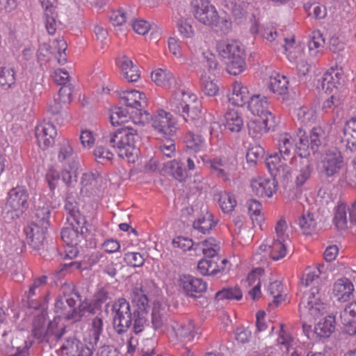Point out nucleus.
Returning a JSON list of instances; mask_svg holds the SVG:
<instances>
[{"mask_svg":"<svg viewBox=\"0 0 356 356\" xmlns=\"http://www.w3.org/2000/svg\"><path fill=\"white\" fill-rule=\"evenodd\" d=\"M80 296L75 291L74 286L69 283H64L60 289V295L55 302L56 313L63 318L72 322L80 321L83 317L95 312L92 305L83 301L77 307L75 305Z\"/></svg>","mask_w":356,"mask_h":356,"instance_id":"obj_1","label":"nucleus"},{"mask_svg":"<svg viewBox=\"0 0 356 356\" xmlns=\"http://www.w3.org/2000/svg\"><path fill=\"white\" fill-rule=\"evenodd\" d=\"M266 165L273 177V179L255 176L250 182V186L257 196L271 197L277 188V179H286L290 174V168L282 162L277 154L270 155L266 159Z\"/></svg>","mask_w":356,"mask_h":356,"instance_id":"obj_2","label":"nucleus"},{"mask_svg":"<svg viewBox=\"0 0 356 356\" xmlns=\"http://www.w3.org/2000/svg\"><path fill=\"white\" fill-rule=\"evenodd\" d=\"M137 136L136 130L127 126L111 133L105 139L111 146L117 149L120 157L129 163H134L138 157Z\"/></svg>","mask_w":356,"mask_h":356,"instance_id":"obj_3","label":"nucleus"},{"mask_svg":"<svg viewBox=\"0 0 356 356\" xmlns=\"http://www.w3.org/2000/svg\"><path fill=\"white\" fill-rule=\"evenodd\" d=\"M191 4L193 15L200 23L211 27L220 34H227L229 31L231 22L220 17L216 8L208 0H193Z\"/></svg>","mask_w":356,"mask_h":356,"instance_id":"obj_4","label":"nucleus"},{"mask_svg":"<svg viewBox=\"0 0 356 356\" xmlns=\"http://www.w3.org/2000/svg\"><path fill=\"white\" fill-rule=\"evenodd\" d=\"M36 221L24 228L27 243L35 250H40L44 245L45 234L49 225L51 209L49 204L36 206Z\"/></svg>","mask_w":356,"mask_h":356,"instance_id":"obj_5","label":"nucleus"},{"mask_svg":"<svg viewBox=\"0 0 356 356\" xmlns=\"http://www.w3.org/2000/svg\"><path fill=\"white\" fill-rule=\"evenodd\" d=\"M219 55L225 60L227 72L237 75L245 69V53L241 44L236 40H222L216 44Z\"/></svg>","mask_w":356,"mask_h":356,"instance_id":"obj_6","label":"nucleus"},{"mask_svg":"<svg viewBox=\"0 0 356 356\" xmlns=\"http://www.w3.org/2000/svg\"><path fill=\"white\" fill-rule=\"evenodd\" d=\"M298 136L299 143L296 145L299 153L298 156L292 158L291 162L296 165L295 183L296 186H301L310 179L313 168L308 158L309 150L307 137L301 129L299 130Z\"/></svg>","mask_w":356,"mask_h":356,"instance_id":"obj_7","label":"nucleus"},{"mask_svg":"<svg viewBox=\"0 0 356 356\" xmlns=\"http://www.w3.org/2000/svg\"><path fill=\"white\" fill-rule=\"evenodd\" d=\"M324 294L319 286H312L305 292L299 304V312L302 316L317 318L326 312L323 302Z\"/></svg>","mask_w":356,"mask_h":356,"instance_id":"obj_8","label":"nucleus"},{"mask_svg":"<svg viewBox=\"0 0 356 356\" xmlns=\"http://www.w3.org/2000/svg\"><path fill=\"white\" fill-rule=\"evenodd\" d=\"M111 312L115 330L119 334L127 332L134 319L129 302L124 298H119L113 303Z\"/></svg>","mask_w":356,"mask_h":356,"instance_id":"obj_9","label":"nucleus"},{"mask_svg":"<svg viewBox=\"0 0 356 356\" xmlns=\"http://www.w3.org/2000/svg\"><path fill=\"white\" fill-rule=\"evenodd\" d=\"M152 127L161 137L174 136L177 131V120L163 109H158L152 116Z\"/></svg>","mask_w":356,"mask_h":356,"instance_id":"obj_10","label":"nucleus"},{"mask_svg":"<svg viewBox=\"0 0 356 356\" xmlns=\"http://www.w3.org/2000/svg\"><path fill=\"white\" fill-rule=\"evenodd\" d=\"M94 346L92 343L81 342L74 337H71L61 341L60 348L57 350L59 356H92Z\"/></svg>","mask_w":356,"mask_h":356,"instance_id":"obj_11","label":"nucleus"},{"mask_svg":"<svg viewBox=\"0 0 356 356\" xmlns=\"http://www.w3.org/2000/svg\"><path fill=\"white\" fill-rule=\"evenodd\" d=\"M207 163L218 177L224 180H229L237 168V160L234 154L214 158Z\"/></svg>","mask_w":356,"mask_h":356,"instance_id":"obj_12","label":"nucleus"},{"mask_svg":"<svg viewBox=\"0 0 356 356\" xmlns=\"http://www.w3.org/2000/svg\"><path fill=\"white\" fill-rule=\"evenodd\" d=\"M343 164V158L337 149H328L321 157V172L326 177H332L341 170Z\"/></svg>","mask_w":356,"mask_h":356,"instance_id":"obj_13","label":"nucleus"},{"mask_svg":"<svg viewBox=\"0 0 356 356\" xmlns=\"http://www.w3.org/2000/svg\"><path fill=\"white\" fill-rule=\"evenodd\" d=\"M57 130L55 125L49 122H42L35 128V136L38 146L43 150L48 149L55 143Z\"/></svg>","mask_w":356,"mask_h":356,"instance_id":"obj_14","label":"nucleus"},{"mask_svg":"<svg viewBox=\"0 0 356 356\" xmlns=\"http://www.w3.org/2000/svg\"><path fill=\"white\" fill-rule=\"evenodd\" d=\"M28 199L26 188L24 186H16L8 192L6 207L19 213H23L29 207Z\"/></svg>","mask_w":356,"mask_h":356,"instance_id":"obj_15","label":"nucleus"},{"mask_svg":"<svg viewBox=\"0 0 356 356\" xmlns=\"http://www.w3.org/2000/svg\"><path fill=\"white\" fill-rule=\"evenodd\" d=\"M248 104L250 112L258 118L265 119L266 122L275 119V116L269 109L268 102L265 96L252 95Z\"/></svg>","mask_w":356,"mask_h":356,"instance_id":"obj_16","label":"nucleus"},{"mask_svg":"<svg viewBox=\"0 0 356 356\" xmlns=\"http://www.w3.org/2000/svg\"><path fill=\"white\" fill-rule=\"evenodd\" d=\"M300 129L302 130V129H299L298 130ZM298 135V132H297L295 138H293L290 134L287 133L282 134L280 136L278 140L279 154H277V155L279 156L280 160L286 165L287 164L286 161L290 159L291 151H296L297 156H298L299 149L296 145L297 143H299ZM275 154H277V153Z\"/></svg>","mask_w":356,"mask_h":356,"instance_id":"obj_17","label":"nucleus"},{"mask_svg":"<svg viewBox=\"0 0 356 356\" xmlns=\"http://www.w3.org/2000/svg\"><path fill=\"white\" fill-rule=\"evenodd\" d=\"M151 79L159 87L178 89L184 86L182 81L176 80L173 74L166 69L158 68L153 71Z\"/></svg>","mask_w":356,"mask_h":356,"instance_id":"obj_18","label":"nucleus"},{"mask_svg":"<svg viewBox=\"0 0 356 356\" xmlns=\"http://www.w3.org/2000/svg\"><path fill=\"white\" fill-rule=\"evenodd\" d=\"M339 319L345 332L350 335L356 334V301L345 307L340 312Z\"/></svg>","mask_w":356,"mask_h":356,"instance_id":"obj_19","label":"nucleus"},{"mask_svg":"<svg viewBox=\"0 0 356 356\" xmlns=\"http://www.w3.org/2000/svg\"><path fill=\"white\" fill-rule=\"evenodd\" d=\"M117 95L123 104L131 108H143L147 105L146 95L140 90H117Z\"/></svg>","mask_w":356,"mask_h":356,"instance_id":"obj_20","label":"nucleus"},{"mask_svg":"<svg viewBox=\"0 0 356 356\" xmlns=\"http://www.w3.org/2000/svg\"><path fill=\"white\" fill-rule=\"evenodd\" d=\"M342 70L331 67L318 80L316 89H337L342 86Z\"/></svg>","mask_w":356,"mask_h":356,"instance_id":"obj_21","label":"nucleus"},{"mask_svg":"<svg viewBox=\"0 0 356 356\" xmlns=\"http://www.w3.org/2000/svg\"><path fill=\"white\" fill-rule=\"evenodd\" d=\"M179 286L188 296L200 293L206 291L207 283L200 278L189 275H183L179 280Z\"/></svg>","mask_w":356,"mask_h":356,"instance_id":"obj_22","label":"nucleus"},{"mask_svg":"<svg viewBox=\"0 0 356 356\" xmlns=\"http://www.w3.org/2000/svg\"><path fill=\"white\" fill-rule=\"evenodd\" d=\"M197 99V95L192 90H176L170 100V109L176 113H180L182 105L186 104L189 107Z\"/></svg>","mask_w":356,"mask_h":356,"instance_id":"obj_23","label":"nucleus"},{"mask_svg":"<svg viewBox=\"0 0 356 356\" xmlns=\"http://www.w3.org/2000/svg\"><path fill=\"white\" fill-rule=\"evenodd\" d=\"M277 344L280 348L286 353L293 350L291 356H305L302 355L301 349L296 347L297 340L293 337L283 326H281L277 338Z\"/></svg>","mask_w":356,"mask_h":356,"instance_id":"obj_24","label":"nucleus"},{"mask_svg":"<svg viewBox=\"0 0 356 356\" xmlns=\"http://www.w3.org/2000/svg\"><path fill=\"white\" fill-rule=\"evenodd\" d=\"M354 290V285L350 280L341 278L334 282L332 293L338 301L346 302L350 299Z\"/></svg>","mask_w":356,"mask_h":356,"instance_id":"obj_25","label":"nucleus"},{"mask_svg":"<svg viewBox=\"0 0 356 356\" xmlns=\"http://www.w3.org/2000/svg\"><path fill=\"white\" fill-rule=\"evenodd\" d=\"M324 268L323 265H318V266L307 267L301 279V283L305 286H319L321 288L323 280L325 279L323 277L322 269Z\"/></svg>","mask_w":356,"mask_h":356,"instance_id":"obj_26","label":"nucleus"},{"mask_svg":"<svg viewBox=\"0 0 356 356\" xmlns=\"http://www.w3.org/2000/svg\"><path fill=\"white\" fill-rule=\"evenodd\" d=\"M116 63L127 81L136 82L139 79L140 74L137 66L127 56L118 58Z\"/></svg>","mask_w":356,"mask_h":356,"instance_id":"obj_27","label":"nucleus"},{"mask_svg":"<svg viewBox=\"0 0 356 356\" xmlns=\"http://www.w3.org/2000/svg\"><path fill=\"white\" fill-rule=\"evenodd\" d=\"M102 177L98 173L88 172L83 174L81 181V193L83 195L90 196L98 189V183Z\"/></svg>","mask_w":356,"mask_h":356,"instance_id":"obj_28","label":"nucleus"},{"mask_svg":"<svg viewBox=\"0 0 356 356\" xmlns=\"http://www.w3.org/2000/svg\"><path fill=\"white\" fill-rule=\"evenodd\" d=\"M224 126L232 132H239L243 127L241 115L235 108L228 109L224 115Z\"/></svg>","mask_w":356,"mask_h":356,"instance_id":"obj_29","label":"nucleus"},{"mask_svg":"<svg viewBox=\"0 0 356 356\" xmlns=\"http://www.w3.org/2000/svg\"><path fill=\"white\" fill-rule=\"evenodd\" d=\"M275 124V119H272V120L266 122L265 119L258 118L248 122L249 134L253 138H259L263 134L266 133L270 129L273 127Z\"/></svg>","mask_w":356,"mask_h":356,"instance_id":"obj_30","label":"nucleus"},{"mask_svg":"<svg viewBox=\"0 0 356 356\" xmlns=\"http://www.w3.org/2000/svg\"><path fill=\"white\" fill-rule=\"evenodd\" d=\"M65 209L67 214V220H73L81 227V232H83V228L86 223V218L82 215L78 208L77 203L72 199L67 198L65 201Z\"/></svg>","mask_w":356,"mask_h":356,"instance_id":"obj_31","label":"nucleus"},{"mask_svg":"<svg viewBox=\"0 0 356 356\" xmlns=\"http://www.w3.org/2000/svg\"><path fill=\"white\" fill-rule=\"evenodd\" d=\"M325 40L319 31L312 32L308 42L309 54L311 58H317L323 54Z\"/></svg>","mask_w":356,"mask_h":356,"instance_id":"obj_32","label":"nucleus"},{"mask_svg":"<svg viewBox=\"0 0 356 356\" xmlns=\"http://www.w3.org/2000/svg\"><path fill=\"white\" fill-rule=\"evenodd\" d=\"M302 131L305 132L304 130ZM328 134V131H326L322 127H314L310 132L309 140H308L309 147H310L314 152L318 151L319 147L325 143ZM305 136L307 137V140H309L307 134Z\"/></svg>","mask_w":356,"mask_h":356,"instance_id":"obj_33","label":"nucleus"},{"mask_svg":"<svg viewBox=\"0 0 356 356\" xmlns=\"http://www.w3.org/2000/svg\"><path fill=\"white\" fill-rule=\"evenodd\" d=\"M216 225L217 220L213 218V214L207 211L193 222V227L195 230L205 234L209 233Z\"/></svg>","mask_w":356,"mask_h":356,"instance_id":"obj_34","label":"nucleus"},{"mask_svg":"<svg viewBox=\"0 0 356 356\" xmlns=\"http://www.w3.org/2000/svg\"><path fill=\"white\" fill-rule=\"evenodd\" d=\"M8 317L2 309H0V330L2 333L0 338V350L7 351L10 348H13V336L11 330H7Z\"/></svg>","mask_w":356,"mask_h":356,"instance_id":"obj_35","label":"nucleus"},{"mask_svg":"<svg viewBox=\"0 0 356 356\" xmlns=\"http://www.w3.org/2000/svg\"><path fill=\"white\" fill-rule=\"evenodd\" d=\"M72 101V90H58L54 95V103L49 107V111L53 114H58L63 106Z\"/></svg>","mask_w":356,"mask_h":356,"instance_id":"obj_36","label":"nucleus"},{"mask_svg":"<svg viewBox=\"0 0 356 356\" xmlns=\"http://www.w3.org/2000/svg\"><path fill=\"white\" fill-rule=\"evenodd\" d=\"M218 261H219L218 257H205L198 262L197 270L203 275H216L225 268H219Z\"/></svg>","mask_w":356,"mask_h":356,"instance_id":"obj_37","label":"nucleus"},{"mask_svg":"<svg viewBox=\"0 0 356 356\" xmlns=\"http://www.w3.org/2000/svg\"><path fill=\"white\" fill-rule=\"evenodd\" d=\"M249 216L254 225L259 226L261 229L262 222L264 221V216L261 212L262 205L260 202L256 200H249L246 202Z\"/></svg>","mask_w":356,"mask_h":356,"instance_id":"obj_38","label":"nucleus"},{"mask_svg":"<svg viewBox=\"0 0 356 356\" xmlns=\"http://www.w3.org/2000/svg\"><path fill=\"white\" fill-rule=\"evenodd\" d=\"M335 318L327 316L320 321L314 327V333L319 337H328L334 331Z\"/></svg>","mask_w":356,"mask_h":356,"instance_id":"obj_39","label":"nucleus"},{"mask_svg":"<svg viewBox=\"0 0 356 356\" xmlns=\"http://www.w3.org/2000/svg\"><path fill=\"white\" fill-rule=\"evenodd\" d=\"M343 140L351 151L356 149V116L346 122L343 129Z\"/></svg>","mask_w":356,"mask_h":356,"instance_id":"obj_40","label":"nucleus"},{"mask_svg":"<svg viewBox=\"0 0 356 356\" xmlns=\"http://www.w3.org/2000/svg\"><path fill=\"white\" fill-rule=\"evenodd\" d=\"M268 89H288L295 87L290 83L289 78L284 74L274 72L266 81Z\"/></svg>","mask_w":356,"mask_h":356,"instance_id":"obj_41","label":"nucleus"},{"mask_svg":"<svg viewBox=\"0 0 356 356\" xmlns=\"http://www.w3.org/2000/svg\"><path fill=\"white\" fill-rule=\"evenodd\" d=\"M172 328L177 337L187 341L193 340L196 334L195 325L192 321H189L184 325H179L177 323H175L172 325Z\"/></svg>","mask_w":356,"mask_h":356,"instance_id":"obj_42","label":"nucleus"},{"mask_svg":"<svg viewBox=\"0 0 356 356\" xmlns=\"http://www.w3.org/2000/svg\"><path fill=\"white\" fill-rule=\"evenodd\" d=\"M288 242L280 239L274 240L272 244L268 246L270 258L275 261L284 258L287 253Z\"/></svg>","mask_w":356,"mask_h":356,"instance_id":"obj_43","label":"nucleus"},{"mask_svg":"<svg viewBox=\"0 0 356 356\" xmlns=\"http://www.w3.org/2000/svg\"><path fill=\"white\" fill-rule=\"evenodd\" d=\"M79 228L65 227L61 231V238L67 246H76L82 238V234L79 232Z\"/></svg>","mask_w":356,"mask_h":356,"instance_id":"obj_44","label":"nucleus"},{"mask_svg":"<svg viewBox=\"0 0 356 356\" xmlns=\"http://www.w3.org/2000/svg\"><path fill=\"white\" fill-rule=\"evenodd\" d=\"M165 170L179 181L184 180L186 176V170L183 168V163L176 159L168 161L164 164Z\"/></svg>","mask_w":356,"mask_h":356,"instance_id":"obj_45","label":"nucleus"},{"mask_svg":"<svg viewBox=\"0 0 356 356\" xmlns=\"http://www.w3.org/2000/svg\"><path fill=\"white\" fill-rule=\"evenodd\" d=\"M298 225L304 234H312L315 232L316 227L314 214L311 213L302 214L298 219Z\"/></svg>","mask_w":356,"mask_h":356,"instance_id":"obj_46","label":"nucleus"},{"mask_svg":"<svg viewBox=\"0 0 356 356\" xmlns=\"http://www.w3.org/2000/svg\"><path fill=\"white\" fill-rule=\"evenodd\" d=\"M202 253L205 257H218V252L220 250V243L214 238H209L200 243Z\"/></svg>","mask_w":356,"mask_h":356,"instance_id":"obj_47","label":"nucleus"},{"mask_svg":"<svg viewBox=\"0 0 356 356\" xmlns=\"http://www.w3.org/2000/svg\"><path fill=\"white\" fill-rule=\"evenodd\" d=\"M129 110L122 107H115L111 111L110 122L113 126H118L129 120Z\"/></svg>","mask_w":356,"mask_h":356,"instance_id":"obj_48","label":"nucleus"},{"mask_svg":"<svg viewBox=\"0 0 356 356\" xmlns=\"http://www.w3.org/2000/svg\"><path fill=\"white\" fill-rule=\"evenodd\" d=\"M297 118L304 125L314 123L317 119L316 109L313 107L302 106L297 111Z\"/></svg>","mask_w":356,"mask_h":356,"instance_id":"obj_49","label":"nucleus"},{"mask_svg":"<svg viewBox=\"0 0 356 356\" xmlns=\"http://www.w3.org/2000/svg\"><path fill=\"white\" fill-rule=\"evenodd\" d=\"M218 204L224 213H229L234 209L237 202L232 193L224 191L219 194Z\"/></svg>","mask_w":356,"mask_h":356,"instance_id":"obj_50","label":"nucleus"},{"mask_svg":"<svg viewBox=\"0 0 356 356\" xmlns=\"http://www.w3.org/2000/svg\"><path fill=\"white\" fill-rule=\"evenodd\" d=\"M227 97L232 105L243 106L250 99L248 90H228Z\"/></svg>","mask_w":356,"mask_h":356,"instance_id":"obj_51","label":"nucleus"},{"mask_svg":"<svg viewBox=\"0 0 356 356\" xmlns=\"http://www.w3.org/2000/svg\"><path fill=\"white\" fill-rule=\"evenodd\" d=\"M133 302L138 307L140 312H144L149 307V300L141 288H135L131 294Z\"/></svg>","mask_w":356,"mask_h":356,"instance_id":"obj_52","label":"nucleus"},{"mask_svg":"<svg viewBox=\"0 0 356 356\" xmlns=\"http://www.w3.org/2000/svg\"><path fill=\"white\" fill-rule=\"evenodd\" d=\"M93 154L95 161L102 165L110 163L114 157L113 153L102 145L97 146L93 151Z\"/></svg>","mask_w":356,"mask_h":356,"instance_id":"obj_53","label":"nucleus"},{"mask_svg":"<svg viewBox=\"0 0 356 356\" xmlns=\"http://www.w3.org/2000/svg\"><path fill=\"white\" fill-rule=\"evenodd\" d=\"M243 293L237 287L226 288L219 291L216 294V298L218 300H239L242 298Z\"/></svg>","mask_w":356,"mask_h":356,"instance_id":"obj_54","label":"nucleus"},{"mask_svg":"<svg viewBox=\"0 0 356 356\" xmlns=\"http://www.w3.org/2000/svg\"><path fill=\"white\" fill-rule=\"evenodd\" d=\"M15 81V71L12 67H2L0 72V86L10 88Z\"/></svg>","mask_w":356,"mask_h":356,"instance_id":"obj_55","label":"nucleus"},{"mask_svg":"<svg viewBox=\"0 0 356 356\" xmlns=\"http://www.w3.org/2000/svg\"><path fill=\"white\" fill-rule=\"evenodd\" d=\"M103 330V321L102 319L96 317L92 320V327L90 330L89 335V341L88 343H92V345L95 347L99 341V336L102 334Z\"/></svg>","mask_w":356,"mask_h":356,"instance_id":"obj_56","label":"nucleus"},{"mask_svg":"<svg viewBox=\"0 0 356 356\" xmlns=\"http://www.w3.org/2000/svg\"><path fill=\"white\" fill-rule=\"evenodd\" d=\"M149 119V113L138 107L131 108L129 111V120L135 124L144 125L148 122Z\"/></svg>","mask_w":356,"mask_h":356,"instance_id":"obj_57","label":"nucleus"},{"mask_svg":"<svg viewBox=\"0 0 356 356\" xmlns=\"http://www.w3.org/2000/svg\"><path fill=\"white\" fill-rule=\"evenodd\" d=\"M178 114L183 118L185 122H189L199 119L201 115V111L197 106L191 108L190 106L187 107V105L184 104L181 108V113Z\"/></svg>","mask_w":356,"mask_h":356,"instance_id":"obj_58","label":"nucleus"},{"mask_svg":"<svg viewBox=\"0 0 356 356\" xmlns=\"http://www.w3.org/2000/svg\"><path fill=\"white\" fill-rule=\"evenodd\" d=\"M185 143L188 149L195 152H200L204 147V143L202 137L192 133H188L186 135Z\"/></svg>","mask_w":356,"mask_h":356,"instance_id":"obj_59","label":"nucleus"},{"mask_svg":"<svg viewBox=\"0 0 356 356\" xmlns=\"http://www.w3.org/2000/svg\"><path fill=\"white\" fill-rule=\"evenodd\" d=\"M73 152V148L70 140L64 139L59 145L58 152V161L63 163L68 161L72 157Z\"/></svg>","mask_w":356,"mask_h":356,"instance_id":"obj_60","label":"nucleus"},{"mask_svg":"<svg viewBox=\"0 0 356 356\" xmlns=\"http://www.w3.org/2000/svg\"><path fill=\"white\" fill-rule=\"evenodd\" d=\"M267 291L273 298V302L275 306H278V305L284 300L282 295V285L280 282L275 281L271 282L268 286Z\"/></svg>","mask_w":356,"mask_h":356,"instance_id":"obj_61","label":"nucleus"},{"mask_svg":"<svg viewBox=\"0 0 356 356\" xmlns=\"http://www.w3.org/2000/svg\"><path fill=\"white\" fill-rule=\"evenodd\" d=\"M264 275V270L261 268H257L248 273L243 284L246 287H251L256 285L259 286V284H261Z\"/></svg>","mask_w":356,"mask_h":356,"instance_id":"obj_62","label":"nucleus"},{"mask_svg":"<svg viewBox=\"0 0 356 356\" xmlns=\"http://www.w3.org/2000/svg\"><path fill=\"white\" fill-rule=\"evenodd\" d=\"M44 17L47 31L49 35H54L56 31L57 13H50V11L47 10V13H44Z\"/></svg>","mask_w":356,"mask_h":356,"instance_id":"obj_63","label":"nucleus"},{"mask_svg":"<svg viewBox=\"0 0 356 356\" xmlns=\"http://www.w3.org/2000/svg\"><path fill=\"white\" fill-rule=\"evenodd\" d=\"M124 261L133 267H140L145 262V257L139 252H129L124 254Z\"/></svg>","mask_w":356,"mask_h":356,"instance_id":"obj_64","label":"nucleus"}]
</instances>
